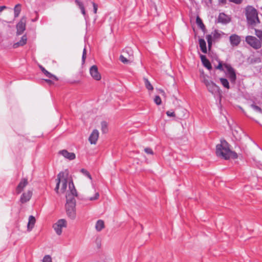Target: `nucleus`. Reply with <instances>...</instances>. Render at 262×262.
I'll return each mask as SVG.
<instances>
[{
    "label": "nucleus",
    "mask_w": 262,
    "mask_h": 262,
    "mask_svg": "<svg viewBox=\"0 0 262 262\" xmlns=\"http://www.w3.org/2000/svg\"><path fill=\"white\" fill-rule=\"evenodd\" d=\"M216 154L219 157L227 160L230 158L236 159L237 158V154L231 151L229 148V145L225 140H221V144L216 145Z\"/></svg>",
    "instance_id": "1"
},
{
    "label": "nucleus",
    "mask_w": 262,
    "mask_h": 262,
    "mask_svg": "<svg viewBox=\"0 0 262 262\" xmlns=\"http://www.w3.org/2000/svg\"><path fill=\"white\" fill-rule=\"evenodd\" d=\"M245 15L248 24L255 26L260 23L257 10L252 6H247L245 8Z\"/></svg>",
    "instance_id": "2"
},
{
    "label": "nucleus",
    "mask_w": 262,
    "mask_h": 262,
    "mask_svg": "<svg viewBox=\"0 0 262 262\" xmlns=\"http://www.w3.org/2000/svg\"><path fill=\"white\" fill-rule=\"evenodd\" d=\"M70 196H67L66 212L68 216L73 220L76 217V200L75 198L71 199Z\"/></svg>",
    "instance_id": "3"
},
{
    "label": "nucleus",
    "mask_w": 262,
    "mask_h": 262,
    "mask_svg": "<svg viewBox=\"0 0 262 262\" xmlns=\"http://www.w3.org/2000/svg\"><path fill=\"white\" fill-rule=\"evenodd\" d=\"M203 82L207 87L208 91L214 96L220 94L219 87L213 81L204 78Z\"/></svg>",
    "instance_id": "4"
},
{
    "label": "nucleus",
    "mask_w": 262,
    "mask_h": 262,
    "mask_svg": "<svg viewBox=\"0 0 262 262\" xmlns=\"http://www.w3.org/2000/svg\"><path fill=\"white\" fill-rule=\"evenodd\" d=\"M246 42L254 49H259L261 47L260 40L253 36H247L245 39Z\"/></svg>",
    "instance_id": "5"
},
{
    "label": "nucleus",
    "mask_w": 262,
    "mask_h": 262,
    "mask_svg": "<svg viewBox=\"0 0 262 262\" xmlns=\"http://www.w3.org/2000/svg\"><path fill=\"white\" fill-rule=\"evenodd\" d=\"M224 68L226 69L227 72L228 77L229 78L231 83H235L236 79V76L234 69L232 66L228 63L224 64Z\"/></svg>",
    "instance_id": "6"
},
{
    "label": "nucleus",
    "mask_w": 262,
    "mask_h": 262,
    "mask_svg": "<svg viewBox=\"0 0 262 262\" xmlns=\"http://www.w3.org/2000/svg\"><path fill=\"white\" fill-rule=\"evenodd\" d=\"M67 226V222L64 219L59 220L56 223L53 225V228L58 235H60L62 233V229Z\"/></svg>",
    "instance_id": "7"
},
{
    "label": "nucleus",
    "mask_w": 262,
    "mask_h": 262,
    "mask_svg": "<svg viewBox=\"0 0 262 262\" xmlns=\"http://www.w3.org/2000/svg\"><path fill=\"white\" fill-rule=\"evenodd\" d=\"M26 19L25 17H22L20 21L16 25V35H20L23 33L26 30Z\"/></svg>",
    "instance_id": "8"
},
{
    "label": "nucleus",
    "mask_w": 262,
    "mask_h": 262,
    "mask_svg": "<svg viewBox=\"0 0 262 262\" xmlns=\"http://www.w3.org/2000/svg\"><path fill=\"white\" fill-rule=\"evenodd\" d=\"M90 73L93 78L96 80H100L101 78V75L98 72V68L95 65L90 68Z\"/></svg>",
    "instance_id": "9"
},
{
    "label": "nucleus",
    "mask_w": 262,
    "mask_h": 262,
    "mask_svg": "<svg viewBox=\"0 0 262 262\" xmlns=\"http://www.w3.org/2000/svg\"><path fill=\"white\" fill-rule=\"evenodd\" d=\"M229 41L232 47H236L240 43L241 38L238 35L233 34L230 36Z\"/></svg>",
    "instance_id": "10"
},
{
    "label": "nucleus",
    "mask_w": 262,
    "mask_h": 262,
    "mask_svg": "<svg viewBox=\"0 0 262 262\" xmlns=\"http://www.w3.org/2000/svg\"><path fill=\"white\" fill-rule=\"evenodd\" d=\"M69 192H68L67 194L66 195V199L67 200V196H70V197L72 198H75V196L77 195L76 190L74 185V183L72 181H71L69 183Z\"/></svg>",
    "instance_id": "11"
},
{
    "label": "nucleus",
    "mask_w": 262,
    "mask_h": 262,
    "mask_svg": "<svg viewBox=\"0 0 262 262\" xmlns=\"http://www.w3.org/2000/svg\"><path fill=\"white\" fill-rule=\"evenodd\" d=\"M28 184V182L27 178L22 179L16 188V193L17 194L20 193Z\"/></svg>",
    "instance_id": "12"
},
{
    "label": "nucleus",
    "mask_w": 262,
    "mask_h": 262,
    "mask_svg": "<svg viewBox=\"0 0 262 262\" xmlns=\"http://www.w3.org/2000/svg\"><path fill=\"white\" fill-rule=\"evenodd\" d=\"M98 137V130L97 129H94L89 138V141H90L91 144H95L97 142Z\"/></svg>",
    "instance_id": "13"
},
{
    "label": "nucleus",
    "mask_w": 262,
    "mask_h": 262,
    "mask_svg": "<svg viewBox=\"0 0 262 262\" xmlns=\"http://www.w3.org/2000/svg\"><path fill=\"white\" fill-rule=\"evenodd\" d=\"M32 195V192L31 190H28L27 192H24L20 198V201L21 203H25L29 201Z\"/></svg>",
    "instance_id": "14"
},
{
    "label": "nucleus",
    "mask_w": 262,
    "mask_h": 262,
    "mask_svg": "<svg viewBox=\"0 0 262 262\" xmlns=\"http://www.w3.org/2000/svg\"><path fill=\"white\" fill-rule=\"evenodd\" d=\"M230 17L225 14L224 13H220L219 17H218V22L223 24H227L229 23L230 21Z\"/></svg>",
    "instance_id": "15"
},
{
    "label": "nucleus",
    "mask_w": 262,
    "mask_h": 262,
    "mask_svg": "<svg viewBox=\"0 0 262 262\" xmlns=\"http://www.w3.org/2000/svg\"><path fill=\"white\" fill-rule=\"evenodd\" d=\"M59 154L63 156L65 158L70 160L75 159L76 156L73 152H69L66 149H63L59 151Z\"/></svg>",
    "instance_id": "16"
},
{
    "label": "nucleus",
    "mask_w": 262,
    "mask_h": 262,
    "mask_svg": "<svg viewBox=\"0 0 262 262\" xmlns=\"http://www.w3.org/2000/svg\"><path fill=\"white\" fill-rule=\"evenodd\" d=\"M27 40V36L26 35H24L21 37V39L19 41L13 44V47L14 48H17L19 46H23L26 43Z\"/></svg>",
    "instance_id": "17"
},
{
    "label": "nucleus",
    "mask_w": 262,
    "mask_h": 262,
    "mask_svg": "<svg viewBox=\"0 0 262 262\" xmlns=\"http://www.w3.org/2000/svg\"><path fill=\"white\" fill-rule=\"evenodd\" d=\"M39 68L41 70V71L44 73V74L49 78H51L52 79H54L55 80H57L58 79L56 76L52 74L50 72H49L47 70H46L42 66H39Z\"/></svg>",
    "instance_id": "18"
},
{
    "label": "nucleus",
    "mask_w": 262,
    "mask_h": 262,
    "mask_svg": "<svg viewBox=\"0 0 262 262\" xmlns=\"http://www.w3.org/2000/svg\"><path fill=\"white\" fill-rule=\"evenodd\" d=\"M35 219L33 215H30L29 217V221L27 225L28 230L30 231L33 228L35 223Z\"/></svg>",
    "instance_id": "19"
},
{
    "label": "nucleus",
    "mask_w": 262,
    "mask_h": 262,
    "mask_svg": "<svg viewBox=\"0 0 262 262\" xmlns=\"http://www.w3.org/2000/svg\"><path fill=\"white\" fill-rule=\"evenodd\" d=\"M199 46L200 47L201 50L204 53H207V47H206V43L205 40L203 38H200L199 40Z\"/></svg>",
    "instance_id": "20"
},
{
    "label": "nucleus",
    "mask_w": 262,
    "mask_h": 262,
    "mask_svg": "<svg viewBox=\"0 0 262 262\" xmlns=\"http://www.w3.org/2000/svg\"><path fill=\"white\" fill-rule=\"evenodd\" d=\"M63 175H64V173L63 172H60L57 175V178L56 179V180H57V184H56V187L55 188V190L56 192V193H58L59 185L60 184L61 177H63Z\"/></svg>",
    "instance_id": "21"
},
{
    "label": "nucleus",
    "mask_w": 262,
    "mask_h": 262,
    "mask_svg": "<svg viewBox=\"0 0 262 262\" xmlns=\"http://www.w3.org/2000/svg\"><path fill=\"white\" fill-rule=\"evenodd\" d=\"M75 3L77 4V5L79 7V9L81 10V13L83 15L85 19H86V13L85 11V9L84 7V6L82 2H80L78 0H75Z\"/></svg>",
    "instance_id": "22"
},
{
    "label": "nucleus",
    "mask_w": 262,
    "mask_h": 262,
    "mask_svg": "<svg viewBox=\"0 0 262 262\" xmlns=\"http://www.w3.org/2000/svg\"><path fill=\"white\" fill-rule=\"evenodd\" d=\"M104 228V223L103 221L99 220L97 221L95 225L96 230L97 231H101Z\"/></svg>",
    "instance_id": "23"
},
{
    "label": "nucleus",
    "mask_w": 262,
    "mask_h": 262,
    "mask_svg": "<svg viewBox=\"0 0 262 262\" xmlns=\"http://www.w3.org/2000/svg\"><path fill=\"white\" fill-rule=\"evenodd\" d=\"M60 183H61V191L62 192H64L67 187V180L64 176L61 177Z\"/></svg>",
    "instance_id": "24"
},
{
    "label": "nucleus",
    "mask_w": 262,
    "mask_h": 262,
    "mask_svg": "<svg viewBox=\"0 0 262 262\" xmlns=\"http://www.w3.org/2000/svg\"><path fill=\"white\" fill-rule=\"evenodd\" d=\"M21 12V5L18 4L16 5L14 8V17H17Z\"/></svg>",
    "instance_id": "25"
},
{
    "label": "nucleus",
    "mask_w": 262,
    "mask_h": 262,
    "mask_svg": "<svg viewBox=\"0 0 262 262\" xmlns=\"http://www.w3.org/2000/svg\"><path fill=\"white\" fill-rule=\"evenodd\" d=\"M99 197V193L98 192L96 191L95 190H94V196H88L86 198L87 200L89 201H95L98 199Z\"/></svg>",
    "instance_id": "26"
},
{
    "label": "nucleus",
    "mask_w": 262,
    "mask_h": 262,
    "mask_svg": "<svg viewBox=\"0 0 262 262\" xmlns=\"http://www.w3.org/2000/svg\"><path fill=\"white\" fill-rule=\"evenodd\" d=\"M196 23L199 27L203 30L205 29V25H204L201 18L198 16L196 18Z\"/></svg>",
    "instance_id": "27"
},
{
    "label": "nucleus",
    "mask_w": 262,
    "mask_h": 262,
    "mask_svg": "<svg viewBox=\"0 0 262 262\" xmlns=\"http://www.w3.org/2000/svg\"><path fill=\"white\" fill-rule=\"evenodd\" d=\"M220 80L224 87L228 89L230 88L229 82L227 79L224 78H221Z\"/></svg>",
    "instance_id": "28"
},
{
    "label": "nucleus",
    "mask_w": 262,
    "mask_h": 262,
    "mask_svg": "<svg viewBox=\"0 0 262 262\" xmlns=\"http://www.w3.org/2000/svg\"><path fill=\"white\" fill-rule=\"evenodd\" d=\"M144 81L146 88L148 90H152L154 89L153 86L149 80L147 78H144Z\"/></svg>",
    "instance_id": "29"
},
{
    "label": "nucleus",
    "mask_w": 262,
    "mask_h": 262,
    "mask_svg": "<svg viewBox=\"0 0 262 262\" xmlns=\"http://www.w3.org/2000/svg\"><path fill=\"white\" fill-rule=\"evenodd\" d=\"M206 38L207 42H208V48H209V49H210L212 45V36L211 35L209 34V35H206Z\"/></svg>",
    "instance_id": "30"
},
{
    "label": "nucleus",
    "mask_w": 262,
    "mask_h": 262,
    "mask_svg": "<svg viewBox=\"0 0 262 262\" xmlns=\"http://www.w3.org/2000/svg\"><path fill=\"white\" fill-rule=\"evenodd\" d=\"M101 130L103 133H105L107 132V123L105 121H103L101 123Z\"/></svg>",
    "instance_id": "31"
},
{
    "label": "nucleus",
    "mask_w": 262,
    "mask_h": 262,
    "mask_svg": "<svg viewBox=\"0 0 262 262\" xmlns=\"http://www.w3.org/2000/svg\"><path fill=\"white\" fill-rule=\"evenodd\" d=\"M80 171L81 173H83V174H84L85 176L87 177L90 180H92V177L88 171H87L86 169H85L84 168H82L80 170Z\"/></svg>",
    "instance_id": "32"
},
{
    "label": "nucleus",
    "mask_w": 262,
    "mask_h": 262,
    "mask_svg": "<svg viewBox=\"0 0 262 262\" xmlns=\"http://www.w3.org/2000/svg\"><path fill=\"white\" fill-rule=\"evenodd\" d=\"M203 64L205 67H206L208 70H211L212 69L211 64L209 61V60L208 59L205 62L202 63Z\"/></svg>",
    "instance_id": "33"
},
{
    "label": "nucleus",
    "mask_w": 262,
    "mask_h": 262,
    "mask_svg": "<svg viewBox=\"0 0 262 262\" xmlns=\"http://www.w3.org/2000/svg\"><path fill=\"white\" fill-rule=\"evenodd\" d=\"M251 107L255 111L262 113V110L260 107L254 104H251Z\"/></svg>",
    "instance_id": "34"
},
{
    "label": "nucleus",
    "mask_w": 262,
    "mask_h": 262,
    "mask_svg": "<svg viewBox=\"0 0 262 262\" xmlns=\"http://www.w3.org/2000/svg\"><path fill=\"white\" fill-rule=\"evenodd\" d=\"M120 60L124 63H127L129 62V60L127 59L124 55H121L120 56Z\"/></svg>",
    "instance_id": "35"
},
{
    "label": "nucleus",
    "mask_w": 262,
    "mask_h": 262,
    "mask_svg": "<svg viewBox=\"0 0 262 262\" xmlns=\"http://www.w3.org/2000/svg\"><path fill=\"white\" fill-rule=\"evenodd\" d=\"M154 102L157 105H160L161 103V99L159 96H156L154 98Z\"/></svg>",
    "instance_id": "36"
},
{
    "label": "nucleus",
    "mask_w": 262,
    "mask_h": 262,
    "mask_svg": "<svg viewBox=\"0 0 262 262\" xmlns=\"http://www.w3.org/2000/svg\"><path fill=\"white\" fill-rule=\"evenodd\" d=\"M42 262H52L51 256L49 255H47L44 256Z\"/></svg>",
    "instance_id": "37"
},
{
    "label": "nucleus",
    "mask_w": 262,
    "mask_h": 262,
    "mask_svg": "<svg viewBox=\"0 0 262 262\" xmlns=\"http://www.w3.org/2000/svg\"><path fill=\"white\" fill-rule=\"evenodd\" d=\"M255 35L260 39L262 38V31L255 29Z\"/></svg>",
    "instance_id": "38"
},
{
    "label": "nucleus",
    "mask_w": 262,
    "mask_h": 262,
    "mask_svg": "<svg viewBox=\"0 0 262 262\" xmlns=\"http://www.w3.org/2000/svg\"><path fill=\"white\" fill-rule=\"evenodd\" d=\"M86 49L84 48L83 50L82 56V63L83 64L85 62L86 58Z\"/></svg>",
    "instance_id": "39"
},
{
    "label": "nucleus",
    "mask_w": 262,
    "mask_h": 262,
    "mask_svg": "<svg viewBox=\"0 0 262 262\" xmlns=\"http://www.w3.org/2000/svg\"><path fill=\"white\" fill-rule=\"evenodd\" d=\"M223 67H224V64L223 65L221 61H219V64L216 67V69H219L221 71H224Z\"/></svg>",
    "instance_id": "40"
},
{
    "label": "nucleus",
    "mask_w": 262,
    "mask_h": 262,
    "mask_svg": "<svg viewBox=\"0 0 262 262\" xmlns=\"http://www.w3.org/2000/svg\"><path fill=\"white\" fill-rule=\"evenodd\" d=\"M144 151L147 154L153 155L154 154L152 150L150 148H145Z\"/></svg>",
    "instance_id": "41"
},
{
    "label": "nucleus",
    "mask_w": 262,
    "mask_h": 262,
    "mask_svg": "<svg viewBox=\"0 0 262 262\" xmlns=\"http://www.w3.org/2000/svg\"><path fill=\"white\" fill-rule=\"evenodd\" d=\"M229 2L233 3L235 4H241L243 0H229Z\"/></svg>",
    "instance_id": "42"
},
{
    "label": "nucleus",
    "mask_w": 262,
    "mask_h": 262,
    "mask_svg": "<svg viewBox=\"0 0 262 262\" xmlns=\"http://www.w3.org/2000/svg\"><path fill=\"white\" fill-rule=\"evenodd\" d=\"M166 114L169 117H174L175 116L174 113L172 111H167Z\"/></svg>",
    "instance_id": "43"
},
{
    "label": "nucleus",
    "mask_w": 262,
    "mask_h": 262,
    "mask_svg": "<svg viewBox=\"0 0 262 262\" xmlns=\"http://www.w3.org/2000/svg\"><path fill=\"white\" fill-rule=\"evenodd\" d=\"M200 58H201V61H202V63L205 62L207 60H208V59L206 58V56L204 55H200Z\"/></svg>",
    "instance_id": "44"
},
{
    "label": "nucleus",
    "mask_w": 262,
    "mask_h": 262,
    "mask_svg": "<svg viewBox=\"0 0 262 262\" xmlns=\"http://www.w3.org/2000/svg\"><path fill=\"white\" fill-rule=\"evenodd\" d=\"M94 13H96L97 11V5L95 3H93Z\"/></svg>",
    "instance_id": "45"
},
{
    "label": "nucleus",
    "mask_w": 262,
    "mask_h": 262,
    "mask_svg": "<svg viewBox=\"0 0 262 262\" xmlns=\"http://www.w3.org/2000/svg\"><path fill=\"white\" fill-rule=\"evenodd\" d=\"M6 9H7V7L5 6H0V12H1L2 11H3L4 10H5Z\"/></svg>",
    "instance_id": "46"
},
{
    "label": "nucleus",
    "mask_w": 262,
    "mask_h": 262,
    "mask_svg": "<svg viewBox=\"0 0 262 262\" xmlns=\"http://www.w3.org/2000/svg\"><path fill=\"white\" fill-rule=\"evenodd\" d=\"M219 2L220 4H226L227 1L226 0H219Z\"/></svg>",
    "instance_id": "47"
},
{
    "label": "nucleus",
    "mask_w": 262,
    "mask_h": 262,
    "mask_svg": "<svg viewBox=\"0 0 262 262\" xmlns=\"http://www.w3.org/2000/svg\"><path fill=\"white\" fill-rule=\"evenodd\" d=\"M96 244H97V247L98 248H99L100 247V241L98 240V239H97L96 241Z\"/></svg>",
    "instance_id": "48"
},
{
    "label": "nucleus",
    "mask_w": 262,
    "mask_h": 262,
    "mask_svg": "<svg viewBox=\"0 0 262 262\" xmlns=\"http://www.w3.org/2000/svg\"><path fill=\"white\" fill-rule=\"evenodd\" d=\"M45 81L49 84H51L52 83V81L50 79H46Z\"/></svg>",
    "instance_id": "49"
},
{
    "label": "nucleus",
    "mask_w": 262,
    "mask_h": 262,
    "mask_svg": "<svg viewBox=\"0 0 262 262\" xmlns=\"http://www.w3.org/2000/svg\"><path fill=\"white\" fill-rule=\"evenodd\" d=\"M260 41H261V43H262V38L260 39Z\"/></svg>",
    "instance_id": "50"
},
{
    "label": "nucleus",
    "mask_w": 262,
    "mask_h": 262,
    "mask_svg": "<svg viewBox=\"0 0 262 262\" xmlns=\"http://www.w3.org/2000/svg\"><path fill=\"white\" fill-rule=\"evenodd\" d=\"M35 20H36V19H34L32 20L33 21H34Z\"/></svg>",
    "instance_id": "51"
},
{
    "label": "nucleus",
    "mask_w": 262,
    "mask_h": 262,
    "mask_svg": "<svg viewBox=\"0 0 262 262\" xmlns=\"http://www.w3.org/2000/svg\"><path fill=\"white\" fill-rule=\"evenodd\" d=\"M126 53V51H123V53L124 54V53Z\"/></svg>",
    "instance_id": "52"
}]
</instances>
